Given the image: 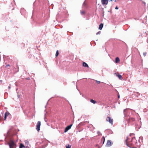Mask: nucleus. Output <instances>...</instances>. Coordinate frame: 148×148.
Listing matches in <instances>:
<instances>
[{
    "label": "nucleus",
    "mask_w": 148,
    "mask_h": 148,
    "mask_svg": "<svg viewBox=\"0 0 148 148\" xmlns=\"http://www.w3.org/2000/svg\"><path fill=\"white\" fill-rule=\"evenodd\" d=\"M47 112H46V113L45 114V118H44V120H45V122H47V121L46 120V114L47 113Z\"/></svg>",
    "instance_id": "obj_22"
},
{
    "label": "nucleus",
    "mask_w": 148,
    "mask_h": 148,
    "mask_svg": "<svg viewBox=\"0 0 148 148\" xmlns=\"http://www.w3.org/2000/svg\"><path fill=\"white\" fill-rule=\"evenodd\" d=\"M81 14L82 15L84 14H85V12L84 11H80Z\"/></svg>",
    "instance_id": "obj_20"
},
{
    "label": "nucleus",
    "mask_w": 148,
    "mask_h": 148,
    "mask_svg": "<svg viewBox=\"0 0 148 148\" xmlns=\"http://www.w3.org/2000/svg\"><path fill=\"white\" fill-rule=\"evenodd\" d=\"M72 125L73 124H71L70 125L67 126L65 128L64 132L65 133L67 132L68 130H69L71 128V127L72 126Z\"/></svg>",
    "instance_id": "obj_8"
},
{
    "label": "nucleus",
    "mask_w": 148,
    "mask_h": 148,
    "mask_svg": "<svg viewBox=\"0 0 148 148\" xmlns=\"http://www.w3.org/2000/svg\"><path fill=\"white\" fill-rule=\"evenodd\" d=\"M106 120L107 121L109 122L110 124H111L112 125L113 122V119H111V117L109 116H108L107 117Z\"/></svg>",
    "instance_id": "obj_6"
},
{
    "label": "nucleus",
    "mask_w": 148,
    "mask_h": 148,
    "mask_svg": "<svg viewBox=\"0 0 148 148\" xmlns=\"http://www.w3.org/2000/svg\"><path fill=\"white\" fill-rule=\"evenodd\" d=\"M96 81L97 83L98 84H99L100 83V82L99 81L96 80Z\"/></svg>",
    "instance_id": "obj_25"
},
{
    "label": "nucleus",
    "mask_w": 148,
    "mask_h": 148,
    "mask_svg": "<svg viewBox=\"0 0 148 148\" xmlns=\"http://www.w3.org/2000/svg\"><path fill=\"white\" fill-rule=\"evenodd\" d=\"M83 66L85 67H88V65L85 62H83Z\"/></svg>",
    "instance_id": "obj_14"
},
{
    "label": "nucleus",
    "mask_w": 148,
    "mask_h": 148,
    "mask_svg": "<svg viewBox=\"0 0 148 148\" xmlns=\"http://www.w3.org/2000/svg\"><path fill=\"white\" fill-rule=\"evenodd\" d=\"M101 2L103 5H107L108 3V1L107 0H101Z\"/></svg>",
    "instance_id": "obj_11"
},
{
    "label": "nucleus",
    "mask_w": 148,
    "mask_h": 148,
    "mask_svg": "<svg viewBox=\"0 0 148 148\" xmlns=\"http://www.w3.org/2000/svg\"><path fill=\"white\" fill-rule=\"evenodd\" d=\"M100 33H101V32L100 31H99V32H97L96 33V35H98V34H100Z\"/></svg>",
    "instance_id": "obj_26"
},
{
    "label": "nucleus",
    "mask_w": 148,
    "mask_h": 148,
    "mask_svg": "<svg viewBox=\"0 0 148 148\" xmlns=\"http://www.w3.org/2000/svg\"><path fill=\"white\" fill-rule=\"evenodd\" d=\"M46 106H45V108H46Z\"/></svg>",
    "instance_id": "obj_39"
},
{
    "label": "nucleus",
    "mask_w": 148,
    "mask_h": 148,
    "mask_svg": "<svg viewBox=\"0 0 148 148\" xmlns=\"http://www.w3.org/2000/svg\"><path fill=\"white\" fill-rule=\"evenodd\" d=\"M25 144L27 145H28L29 142H28V141L27 140H25Z\"/></svg>",
    "instance_id": "obj_24"
},
{
    "label": "nucleus",
    "mask_w": 148,
    "mask_h": 148,
    "mask_svg": "<svg viewBox=\"0 0 148 148\" xmlns=\"http://www.w3.org/2000/svg\"><path fill=\"white\" fill-rule=\"evenodd\" d=\"M143 55L144 56H145L146 55V53L145 52L143 53Z\"/></svg>",
    "instance_id": "obj_27"
},
{
    "label": "nucleus",
    "mask_w": 148,
    "mask_h": 148,
    "mask_svg": "<svg viewBox=\"0 0 148 148\" xmlns=\"http://www.w3.org/2000/svg\"><path fill=\"white\" fill-rule=\"evenodd\" d=\"M116 0H115L114 1H115V2H116Z\"/></svg>",
    "instance_id": "obj_38"
},
{
    "label": "nucleus",
    "mask_w": 148,
    "mask_h": 148,
    "mask_svg": "<svg viewBox=\"0 0 148 148\" xmlns=\"http://www.w3.org/2000/svg\"><path fill=\"white\" fill-rule=\"evenodd\" d=\"M140 95V94L139 92H137L135 94V95H136V97H138V95Z\"/></svg>",
    "instance_id": "obj_18"
},
{
    "label": "nucleus",
    "mask_w": 148,
    "mask_h": 148,
    "mask_svg": "<svg viewBox=\"0 0 148 148\" xmlns=\"http://www.w3.org/2000/svg\"><path fill=\"white\" fill-rule=\"evenodd\" d=\"M10 115V114L8 112H6L5 114L4 120H5L6 119L7 117Z\"/></svg>",
    "instance_id": "obj_12"
},
{
    "label": "nucleus",
    "mask_w": 148,
    "mask_h": 148,
    "mask_svg": "<svg viewBox=\"0 0 148 148\" xmlns=\"http://www.w3.org/2000/svg\"><path fill=\"white\" fill-rule=\"evenodd\" d=\"M112 144V142L110 140H108L107 141L106 146L107 147H109L111 146Z\"/></svg>",
    "instance_id": "obj_9"
},
{
    "label": "nucleus",
    "mask_w": 148,
    "mask_h": 148,
    "mask_svg": "<svg viewBox=\"0 0 148 148\" xmlns=\"http://www.w3.org/2000/svg\"><path fill=\"white\" fill-rule=\"evenodd\" d=\"M48 144L47 140H43L41 142L37 143V145L38 146V148H45L47 146Z\"/></svg>",
    "instance_id": "obj_4"
},
{
    "label": "nucleus",
    "mask_w": 148,
    "mask_h": 148,
    "mask_svg": "<svg viewBox=\"0 0 148 148\" xmlns=\"http://www.w3.org/2000/svg\"><path fill=\"white\" fill-rule=\"evenodd\" d=\"M120 61V59L119 58L117 57L115 58V63H118Z\"/></svg>",
    "instance_id": "obj_13"
},
{
    "label": "nucleus",
    "mask_w": 148,
    "mask_h": 148,
    "mask_svg": "<svg viewBox=\"0 0 148 148\" xmlns=\"http://www.w3.org/2000/svg\"><path fill=\"white\" fill-rule=\"evenodd\" d=\"M41 125L40 122L38 121L37 122V124L36 125V130L38 132L40 130V127Z\"/></svg>",
    "instance_id": "obj_7"
},
{
    "label": "nucleus",
    "mask_w": 148,
    "mask_h": 148,
    "mask_svg": "<svg viewBox=\"0 0 148 148\" xmlns=\"http://www.w3.org/2000/svg\"><path fill=\"white\" fill-rule=\"evenodd\" d=\"M102 140H103V144L104 143L105 140V138L104 136L101 139V141H102Z\"/></svg>",
    "instance_id": "obj_19"
},
{
    "label": "nucleus",
    "mask_w": 148,
    "mask_h": 148,
    "mask_svg": "<svg viewBox=\"0 0 148 148\" xmlns=\"http://www.w3.org/2000/svg\"><path fill=\"white\" fill-rule=\"evenodd\" d=\"M125 142L127 145L130 147H132V146H133L137 143L135 137H133L131 138L127 137Z\"/></svg>",
    "instance_id": "obj_2"
},
{
    "label": "nucleus",
    "mask_w": 148,
    "mask_h": 148,
    "mask_svg": "<svg viewBox=\"0 0 148 148\" xmlns=\"http://www.w3.org/2000/svg\"><path fill=\"white\" fill-rule=\"evenodd\" d=\"M115 9H116L118 10V7L117 6H116V7H115Z\"/></svg>",
    "instance_id": "obj_29"
},
{
    "label": "nucleus",
    "mask_w": 148,
    "mask_h": 148,
    "mask_svg": "<svg viewBox=\"0 0 148 148\" xmlns=\"http://www.w3.org/2000/svg\"><path fill=\"white\" fill-rule=\"evenodd\" d=\"M97 133L98 134H99L100 133V132H99V131H98L97 132Z\"/></svg>",
    "instance_id": "obj_31"
},
{
    "label": "nucleus",
    "mask_w": 148,
    "mask_h": 148,
    "mask_svg": "<svg viewBox=\"0 0 148 148\" xmlns=\"http://www.w3.org/2000/svg\"><path fill=\"white\" fill-rule=\"evenodd\" d=\"M23 147L25 148V146L23 144L21 143L20 145L19 148H23Z\"/></svg>",
    "instance_id": "obj_16"
},
{
    "label": "nucleus",
    "mask_w": 148,
    "mask_h": 148,
    "mask_svg": "<svg viewBox=\"0 0 148 148\" xmlns=\"http://www.w3.org/2000/svg\"><path fill=\"white\" fill-rule=\"evenodd\" d=\"M125 119L127 121V123L129 125H132L134 124H135L136 127L137 128V129H139L141 127L140 125L138 126L136 123V121L135 120V119L133 117L130 116H128Z\"/></svg>",
    "instance_id": "obj_3"
},
{
    "label": "nucleus",
    "mask_w": 148,
    "mask_h": 148,
    "mask_svg": "<svg viewBox=\"0 0 148 148\" xmlns=\"http://www.w3.org/2000/svg\"><path fill=\"white\" fill-rule=\"evenodd\" d=\"M59 54V53H58V50H57L56 54V57H57Z\"/></svg>",
    "instance_id": "obj_21"
},
{
    "label": "nucleus",
    "mask_w": 148,
    "mask_h": 148,
    "mask_svg": "<svg viewBox=\"0 0 148 148\" xmlns=\"http://www.w3.org/2000/svg\"><path fill=\"white\" fill-rule=\"evenodd\" d=\"M134 134H132L131 135V134H130V136H131V135H134Z\"/></svg>",
    "instance_id": "obj_35"
},
{
    "label": "nucleus",
    "mask_w": 148,
    "mask_h": 148,
    "mask_svg": "<svg viewBox=\"0 0 148 148\" xmlns=\"http://www.w3.org/2000/svg\"><path fill=\"white\" fill-rule=\"evenodd\" d=\"M103 27V24L101 23L99 25V29L101 30Z\"/></svg>",
    "instance_id": "obj_15"
},
{
    "label": "nucleus",
    "mask_w": 148,
    "mask_h": 148,
    "mask_svg": "<svg viewBox=\"0 0 148 148\" xmlns=\"http://www.w3.org/2000/svg\"><path fill=\"white\" fill-rule=\"evenodd\" d=\"M138 123H140V124L141 123V122L140 121V122H139V121H138Z\"/></svg>",
    "instance_id": "obj_34"
},
{
    "label": "nucleus",
    "mask_w": 148,
    "mask_h": 148,
    "mask_svg": "<svg viewBox=\"0 0 148 148\" xmlns=\"http://www.w3.org/2000/svg\"><path fill=\"white\" fill-rule=\"evenodd\" d=\"M118 98H119L120 97V96L119 94H118Z\"/></svg>",
    "instance_id": "obj_30"
},
{
    "label": "nucleus",
    "mask_w": 148,
    "mask_h": 148,
    "mask_svg": "<svg viewBox=\"0 0 148 148\" xmlns=\"http://www.w3.org/2000/svg\"><path fill=\"white\" fill-rule=\"evenodd\" d=\"M2 80H0V82H2Z\"/></svg>",
    "instance_id": "obj_36"
},
{
    "label": "nucleus",
    "mask_w": 148,
    "mask_h": 148,
    "mask_svg": "<svg viewBox=\"0 0 148 148\" xmlns=\"http://www.w3.org/2000/svg\"><path fill=\"white\" fill-rule=\"evenodd\" d=\"M114 74L117 77L120 79L121 80L123 79L122 76L119 74L118 73H114Z\"/></svg>",
    "instance_id": "obj_10"
},
{
    "label": "nucleus",
    "mask_w": 148,
    "mask_h": 148,
    "mask_svg": "<svg viewBox=\"0 0 148 148\" xmlns=\"http://www.w3.org/2000/svg\"><path fill=\"white\" fill-rule=\"evenodd\" d=\"M27 79H30V78H28Z\"/></svg>",
    "instance_id": "obj_37"
},
{
    "label": "nucleus",
    "mask_w": 148,
    "mask_h": 148,
    "mask_svg": "<svg viewBox=\"0 0 148 148\" xmlns=\"http://www.w3.org/2000/svg\"><path fill=\"white\" fill-rule=\"evenodd\" d=\"M66 148H70L71 147V146L69 145H68L67 146L66 145Z\"/></svg>",
    "instance_id": "obj_23"
},
{
    "label": "nucleus",
    "mask_w": 148,
    "mask_h": 148,
    "mask_svg": "<svg viewBox=\"0 0 148 148\" xmlns=\"http://www.w3.org/2000/svg\"><path fill=\"white\" fill-rule=\"evenodd\" d=\"M130 109L128 108H127L124 110H123V114L124 115V118H125L127 117V113L129 112Z\"/></svg>",
    "instance_id": "obj_5"
},
{
    "label": "nucleus",
    "mask_w": 148,
    "mask_h": 148,
    "mask_svg": "<svg viewBox=\"0 0 148 148\" xmlns=\"http://www.w3.org/2000/svg\"><path fill=\"white\" fill-rule=\"evenodd\" d=\"M11 88V86H9L8 87V88L9 89H10Z\"/></svg>",
    "instance_id": "obj_32"
},
{
    "label": "nucleus",
    "mask_w": 148,
    "mask_h": 148,
    "mask_svg": "<svg viewBox=\"0 0 148 148\" xmlns=\"http://www.w3.org/2000/svg\"><path fill=\"white\" fill-rule=\"evenodd\" d=\"M90 102H91V103H93V104H95L96 102V101H95L93 100L92 99H90Z\"/></svg>",
    "instance_id": "obj_17"
},
{
    "label": "nucleus",
    "mask_w": 148,
    "mask_h": 148,
    "mask_svg": "<svg viewBox=\"0 0 148 148\" xmlns=\"http://www.w3.org/2000/svg\"><path fill=\"white\" fill-rule=\"evenodd\" d=\"M17 96H18V98H19V97H20V95H17Z\"/></svg>",
    "instance_id": "obj_33"
},
{
    "label": "nucleus",
    "mask_w": 148,
    "mask_h": 148,
    "mask_svg": "<svg viewBox=\"0 0 148 148\" xmlns=\"http://www.w3.org/2000/svg\"><path fill=\"white\" fill-rule=\"evenodd\" d=\"M9 66H10V65L9 64H7V65H6L5 67H8Z\"/></svg>",
    "instance_id": "obj_28"
},
{
    "label": "nucleus",
    "mask_w": 148,
    "mask_h": 148,
    "mask_svg": "<svg viewBox=\"0 0 148 148\" xmlns=\"http://www.w3.org/2000/svg\"><path fill=\"white\" fill-rule=\"evenodd\" d=\"M6 139L8 141V144L10 148H16V144L14 142V140L10 135V131H8L7 134Z\"/></svg>",
    "instance_id": "obj_1"
}]
</instances>
